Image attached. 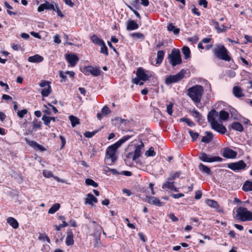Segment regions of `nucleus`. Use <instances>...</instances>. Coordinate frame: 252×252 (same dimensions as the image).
Masks as SVG:
<instances>
[{
	"instance_id": "nucleus-1",
	"label": "nucleus",
	"mask_w": 252,
	"mask_h": 252,
	"mask_svg": "<svg viewBox=\"0 0 252 252\" xmlns=\"http://www.w3.org/2000/svg\"><path fill=\"white\" fill-rule=\"evenodd\" d=\"M204 92V88L202 86L196 85L188 89L187 94L198 107V104L200 103Z\"/></svg>"
},
{
	"instance_id": "nucleus-2",
	"label": "nucleus",
	"mask_w": 252,
	"mask_h": 252,
	"mask_svg": "<svg viewBox=\"0 0 252 252\" xmlns=\"http://www.w3.org/2000/svg\"><path fill=\"white\" fill-rule=\"evenodd\" d=\"M236 218L242 221L252 220V213L243 207H239L236 210Z\"/></svg>"
},
{
	"instance_id": "nucleus-3",
	"label": "nucleus",
	"mask_w": 252,
	"mask_h": 252,
	"mask_svg": "<svg viewBox=\"0 0 252 252\" xmlns=\"http://www.w3.org/2000/svg\"><path fill=\"white\" fill-rule=\"evenodd\" d=\"M215 55L219 59L225 61H230V57L228 55V51L223 45H219L215 48L214 50Z\"/></svg>"
},
{
	"instance_id": "nucleus-4",
	"label": "nucleus",
	"mask_w": 252,
	"mask_h": 252,
	"mask_svg": "<svg viewBox=\"0 0 252 252\" xmlns=\"http://www.w3.org/2000/svg\"><path fill=\"white\" fill-rule=\"evenodd\" d=\"M119 147L118 146H117L116 144L115 143L113 145L109 146L107 148L106 150L105 160L107 161L110 159L111 160V163L110 164L114 163L115 161L117 160L116 152L117 149Z\"/></svg>"
},
{
	"instance_id": "nucleus-5",
	"label": "nucleus",
	"mask_w": 252,
	"mask_h": 252,
	"mask_svg": "<svg viewBox=\"0 0 252 252\" xmlns=\"http://www.w3.org/2000/svg\"><path fill=\"white\" fill-rule=\"evenodd\" d=\"M149 73V71L147 70H145L141 67L138 68L136 73L137 77L133 79L132 82L137 85L140 80L146 81L149 80L151 77V75Z\"/></svg>"
},
{
	"instance_id": "nucleus-6",
	"label": "nucleus",
	"mask_w": 252,
	"mask_h": 252,
	"mask_svg": "<svg viewBox=\"0 0 252 252\" xmlns=\"http://www.w3.org/2000/svg\"><path fill=\"white\" fill-rule=\"evenodd\" d=\"M186 73V71L182 69L176 75H171L167 77L165 79V83L167 85L177 83L184 77Z\"/></svg>"
},
{
	"instance_id": "nucleus-7",
	"label": "nucleus",
	"mask_w": 252,
	"mask_h": 252,
	"mask_svg": "<svg viewBox=\"0 0 252 252\" xmlns=\"http://www.w3.org/2000/svg\"><path fill=\"white\" fill-rule=\"evenodd\" d=\"M170 63L174 66L179 64L182 62L180 51L178 49H173L171 53L168 55Z\"/></svg>"
},
{
	"instance_id": "nucleus-8",
	"label": "nucleus",
	"mask_w": 252,
	"mask_h": 252,
	"mask_svg": "<svg viewBox=\"0 0 252 252\" xmlns=\"http://www.w3.org/2000/svg\"><path fill=\"white\" fill-rule=\"evenodd\" d=\"M199 158L202 161L207 162H221L223 160V159L220 157L212 156L205 153H201Z\"/></svg>"
},
{
	"instance_id": "nucleus-9",
	"label": "nucleus",
	"mask_w": 252,
	"mask_h": 252,
	"mask_svg": "<svg viewBox=\"0 0 252 252\" xmlns=\"http://www.w3.org/2000/svg\"><path fill=\"white\" fill-rule=\"evenodd\" d=\"M246 164L243 160H240L236 162L231 163L228 164V167L232 170H239L244 169Z\"/></svg>"
},
{
	"instance_id": "nucleus-10",
	"label": "nucleus",
	"mask_w": 252,
	"mask_h": 252,
	"mask_svg": "<svg viewBox=\"0 0 252 252\" xmlns=\"http://www.w3.org/2000/svg\"><path fill=\"white\" fill-rule=\"evenodd\" d=\"M65 59L71 66H74L79 61L78 57L74 54H66Z\"/></svg>"
},
{
	"instance_id": "nucleus-11",
	"label": "nucleus",
	"mask_w": 252,
	"mask_h": 252,
	"mask_svg": "<svg viewBox=\"0 0 252 252\" xmlns=\"http://www.w3.org/2000/svg\"><path fill=\"white\" fill-rule=\"evenodd\" d=\"M45 9L56 10L53 4L46 1L45 3H42L38 7L37 11L39 12L43 11Z\"/></svg>"
},
{
	"instance_id": "nucleus-12",
	"label": "nucleus",
	"mask_w": 252,
	"mask_h": 252,
	"mask_svg": "<svg viewBox=\"0 0 252 252\" xmlns=\"http://www.w3.org/2000/svg\"><path fill=\"white\" fill-rule=\"evenodd\" d=\"M219 114L214 109H212L210 112H209L207 115V119L208 122L212 125L218 121H216V119L218 117Z\"/></svg>"
},
{
	"instance_id": "nucleus-13",
	"label": "nucleus",
	"mask_w": 252,
	"mask_h": 252,
	"mask_svg": "<svg viewBox=\"0 0 252 252\" xmlns=\"http://www.w3.org/2000/svg\"><path fill=\"white\" fill-rule=\"evenodd\" d=\"M222 156L226 158H233L236 157L237 153L230 148H226L223 149Z\"/></svg>"
},
{
	"instance_id": "nucleus-14",
	"label": "nucleus",
	"mask_w": 252,
	"mask_h": 252,
	"mask_svg": "<svg viewBox=\"0 0 252 252\" xmlns=\"http://www.w3.org/2000/svg\"><path fill=\"white\" fill-rule=\"evenodd\" d=\"M211 126L213 129L221 134H224L226 131V127L222 124H220L218 122L211 125Z\"/></svg>"
},
{
	"instance_id": "nucleus-15",
	"label": "nucleus",
	"mask_w": 252,
	"mask_h": 252,
	"mask_svg": "<svg viewBox=\"0 0 252 252\" xmlns=\"http://www.w3.org/2000/svg\"><path fill=\"white\" fill-rule=\"evenodd\" d=\"M84 69L85 73H91L94 76H97L100 73V70L98 68H94L91 66H86Z\"/></svg>"
},
{
	"instance_id": "nucleus-16",
	"label": "nucleus",
	"mask_w": 252,
	"mask_h": 252,
	"mask_svg": "<svg viewBox=\"0 0 252 252\" xmlns=\"http://www.w3.org/2000/svg\"><path fill=\"white\" fill-rule=\"evenodd\" d=\"M144 147V144L141 142L140 144L136 146V148L132 157V160L135 161L138 159L142 154V149Z\"/></svg>"
},
{
	"instance_id": "nucleus-17",
	"label": "nucleus",
	"mask_w": 252,
	"mask_h": 252,
	"mask_svg": "<svg viewBox=\"0 0 252 252\" xmlns=\"http://www.w3.org/2000/svg\"><path fill=\"white\" fill-rule=\"evenodd\" d=\"M147 202L151 204L157 206H162L164 203L161 202L159 199L154 196H147Z\"/></svg>"
},
{
	"instance_id": "nucleus-18",
	"label": "nucleus",
	"mask_w": 252,
	"mask_h": 252,
	"mask_svg": "<svg viewBox=\"0 0 252 252\" xmlns=\"http://www.w3.org/2000/svg\"><path fill=\"white\" fill-rule=\"evenodd\" d=\"M73 234L71 231L67 232V236L65 239V244L67 246H72L74 244Z\"/></svg>"
},
{
	"instance_id": "nucleus-19",
	"label": "nucleus",
	"mask_w": 252,
	"mask_h": 252,
	"mask_svg": "<svg viewBox=\"0 0 252 252\" xmlns=\"http://www.w3.org/2000/svg\"><path fill=\"white\" fill-rule=\"evenodd\" d=\"M139 28L138 24L134 20H129L127 22L126 30L127 31H133Z\"/></svg>"
},
{
	"instance_id": "nucleus-20",
	"label": "nucleus",
	"mask_w": 252,
	"mask_h": 252,
	"mask_svg": "<svg viewBox=\"0 0 252 252\" xmlns=\"http://www.w3.org/2000/svg\"><path fill=\"white\" fill-rule=\"evenodd\" d=\"M27 143L31 147L33 148L35 150H39L41 151H43L45 150L44 147L42 146L39 145L37 142L34 141H30L26 140Z\"/></svg>"
},
{
	"instance_id": "nucleus-21",
	"label": "nucleus",
	"mask_w": 252,
	"mask_h": 252,
	"mask_svg": "<svg viewBox=\"0 0 252 252\" xmlns=\"http://www.w3.org/2000/svg\"><path fill=\"white\" fill-rule=\"evenodd\" d=\"M164 55L165 52L163 50H159L158 51L156 63V66H158L161 63L163 60Z\"/></svg>"
},
{
	"instance_id": "nucleus-22",
	"label": "nucleus",
	"mask_w": 252,
	"mask_h": 252,
	"mask_svg": "<svg viewBox=\"0 0 252 252\" xmlns=\"http://www.w3.org/2000/svg\"><path fill=\"white\" fill-rule=\"evenodd\" d=\"M43 60V58L39 55H35L33 56H31L28 58V61L31 63H40Z\"/></svg>"
},
{
	"instance_id": "nucleus-23",
	"label": "nucleus",
	"mask_w": 252,
	"mask_h": 252,
	"mask_svg": "<svg viewBox=\"0 0 252 252\" xmlns=\"http://www.w3.org/2000/svg\"><path fill=\"white\" fill-rule=\"evenodd\" d=\"M93 202L97 203V199L92 194L88 193L87 194V197L85 199V204L93 205Z\"/></svg>"
},
{
	"instance_id": "nucleus-24",
	"label": "nucleus",
	"mask_w": 252,
	"mask_h": 252,
	"mask_svg": "<svg viewBox=\"0 0 252 252\" xmlns=\"http://www.w3.org/2000/svg\"><path fill=\"white\" fill-rule=\"evenodd\" d=\"M7 222L14 229H16L19 227L18 221L13 217H8L7 219Z\"/></svg>"
},
{
	"instance_id": "nucleus-25",
	"label": "nucleus",
	"mask_w": 252,
	"mask_h": 252,
	"mask_svg": "<svg viewBox=\"0 0 252 252\" xmlns=\"http://www.w3.org/2000/svg\"><path fill=\"white\" fill-rule=\"evenodd\" d=\"M233 93L237 97H242L244 95L242 89L238 86H234L233 88Z\"/></svg>"
},
{
	"instance_id": "nucleus-26",
	"label": "nucleus",
	"mask_w": 252,
	"mask_h": 252,
	"mask_svg": "<svg viewBox=\"0 0 252 252\" xmlns=\"http://www.w3.org/2000/svg\"><path fill=\"white\" fill-rule=\"evenodd\" d=\"M205 133L206 134V135L202 137L201 142L205 143H209L213 139V134L209 131H206Z\"/></svg>"
},
{
	"instance_id": "nucleus-27",
	"label": "nucleus",
	"mask_w": 252,
	"mask_h": 252,
	"mask_svg": "<svg viewBox=\"0 0 252 252\" xmlns=\"http://www.w3.org/2000/svg\"><path fill=\"white\" fill-rule=\"evenodd\" d=\"M213 24L215 26L216 30L217 31V32L220 33V32H225L226 31L227 27L226 26H225L224 25H221V27H223V29H221L219 27V24L218 22H216V21H215L213 20Z\"/></svg>"
},
{
	"instance_id": "nucleus-28",
	"label": "nucleus",
	"mask_w": 252,
	"mask_h": 252,
	"mask_svg": "<svg viewBox=\"0 0 252 252\" xmlns=\"http://www.w3.org/2000/svg\"><path fill=\"white\" fill-rule=\"evenodd\" d=\"M198 168L199 170L203 173H206L208 175H210L211 173L210 169L202 163H200L199 165Z\"/></svg>"
},
{
	"instance_id": "nucleus-29",
	"label": "nucleus",
	"mask_w": 252,
	"mask_h": 252,
	"mask_svg": "<svg viewBox=\"0 0 252 252\" xmlns=\"http://www.w3.org/2000/svg\"><path fill=\"white\" fill-rule=\"evenodd\" d=\"M242 189L245 191H252V182L246 181L243 186Z\"/></svg>"
},
{
	"instance_id": "nucleus-30",
	"label": "nucleus",
	"mask_w": 252,
	"mask_h": 252,
	"mask_svg": "<svg viewBox=\"0 0 252 252\" xmlns=\"http://www.w3.org/2000/svg\"><path fill=\"white\" fill-rule=\"evenodd\" d=\"M91 38L92 42L96 45L99 46L104 44V41L95 34L92 35Z\"/></svg>"
},
{
	"instance_id": "nucleus-31",
	"label": "nucleus",
	"mask_w": 252,
	"mask_h": 252,
	"mask_svg": "<svg viewBox=\"0 0 252 252\" xmlns=\"http://www.w3.org/2000/svg\"><path fill=\"white\" fill-rule=\"evenodd\" d=\"M52 89L50 85H48L47 87L44 88L41 91V94L43 97L48 96L51 93Z\"/></svg>"
},
{
	"instance_id": "nucleus-32",
	"label": "nucleus",
	"mask_w": 252,
	"mask_h": 252,
	"mask_svg": "<svg viewBox=\"0 0 252 252\" xmlns=\"http://www.w3.org/2000/svg\"><path fill=\"white\" fill-rule=\"evenodd\" d=\"M130 36L136 40L141 39V40H144L145 38L144 35L141 32L131 33L130 34Z\"/></svg>"
},
{
	"instance_id": "nucleus-33",
	"label": "nucleus",
	"mask_w": 252,
	"mask_h": 252,
	"mask_svg": "<svg viewBox=\"0 0 252 252\" xmlns=\"http://www.w3.org/2000/svg\"><path fill=\"white\" fill-rule=\"evenodd\" d=\"M162 188L163 189H168L177 191L176 188L174 187V182H167L162 185Z\"/></svg>"
},
{
	"instance_id": "nucleus-34",
	"label": "nucleus",
	"mask_w": 252,
	"mask_h": 252,
	"mask_svg": "<svg viewBox=\"0 0 252 252\" xmlns=\"http://www.w3.org/2000/svg\"><path fill=\"white\" fill-rule=\"evenodd\" d=\"M231 127L237 131L242 132L243 131L244 128L242 124L239 122H234L232 123Z\"/></svg>"
},
{
	"instance_id": "nucleus-35",
	"label": "nucleus",
	"mask_w": 252,
	"mask_h": 252,
	"mask_svg": "<svg viewBox=\"0 0 252 252\" xmlns=\"http://www.w3.org/2000/svg\"><path fill=\"white\" fill-rule=\"evenodd\" d=\"M167 30L169 32H173L174 34L175 35L178 34L180 32V29L176 28L172 23H170L168 25Z\"/></svg>"
},
{
	"instance_id": "nucleus-36",
	"label": "nucleus",
	"mask_w": 252,
	"mask_h": 252,
	"mask_svg": "<svg viewBox=\"0 0 252 252\" xmlns=\"http://www.w3.org/2000/svg\"><path fill=\"white\" fill-rule=\"evenodd\" d=\"M182 52L184 55L185 59H188L190 58V51L189 48L187 46H184L182 48Z\"/></svg>"
},
{
	"instance_id": "nucleus-37",
	"label": "nucleus",
	"mask_w": 252,
	"mask_h": 252,
	"mask_svg": "<svg viewBox=\"0 0 252 252\" xmlns=\"http://www.w3.org/2000/svg\"><path fill=\"white\" fill-rule=\"evenodd\" d=\"M229 116V113L225 111L224 110H221L220 111L219 114V117L220 120L225 121L227 120Z\"/></svg>"
},
{
	"instance_id": "nucleus-38",
	"label": "nucleus",
	"mask_w": 252,
	"mask_h": 252,
	"mask_svg": "<svg viewBox=\"0 0 252 252\" xmlns=\"http://www.w3.org/2000/svg\"><path fill=\"white\" fill-rule=\"evenodd\" d=\"M60 208V204L59 203H56L54 204L49 210V214H54Z\"/></svg>"
},
{
	"instance_id": "nucleus-39",
	"label": "nucleus",
	"mask_w": 252,
	"mask_h": 252,
	"mask_svg": "<svg viewBox=\"0 0 252 252\" xmlns=\"http://www.w3.org/2000/svg\"><path fill=\"white\" fill-rule=\"evenodd\" d=\"M131 137V136L130 135H125L115 143L117 146L120 147L122 144L127 141Z\"/></svg>"
},
{
	"instance_id": "nucleus-40",
	"label": "nucleus",
	"mask_w": 252,
	"mask_h": 252,
	"mask_svg": "<svg viewBox=\"0 0 252 252\" xmlns=\"http://www.w3.org/2000/svg\"><path fill=\"white\" fill-rule=\"evenodd\" d=\"M206 204L210 207L213 208H218L219 205L217 201L211 199H208L206 200Z\"/></svg>"
},
{
	"instance_id": "nucleus-41",
	"label": "nucleus",
	"mask_w": 252,
	"mask_h": 252,
	"mask_svg": "<svg viewBox=\"0 0 252 252\" xmlns=\"http://www.w3.org/2000/svg\"><path fill=\"white\" fill-rule=\"evenodd\" d=\"M69 119L73 127H74L76 125L79 124V119L74 116H70Z\"/></svg>"
},
{
	"instance_id": "nucleus-42",
	"label": "nucleus",
	"mask_w": 252,
	"mask_h": 252,
	"mask_svg": "<svg viewBox=\"0 0 252 252\" xmlns=\"http://www.w3.org/2000/svg\"><path fill=\"white\" fill-rule=\"evenodd\" d=\"M191 115L197 119V121L198 122H200V121L202 120L201 116L200 113L197 111L196 110L193 109L192 111H191Z\"/></svg>"
},
{
	"instance_id": "nucleus-43",
	"label": "nucleus",
	"mask_w": 252,
	"mask_h": 252,
	"mask_svg": "<svg viewBox=\"0 0 252 252\" xmlns=\"http://www.w3.org/2000/svg\"><path fill=\"white\" fill-rule=\"evenodd\" d=\"M189 133L191 136L193 141H195L199 136V134L197 132H194L191 129L189 130Z\"/></svg>"
},
{
	"instance_id": "nucleus-44",
	"label": "nucleus",
	"mask_w": 252,
	"mask_h": 252,
	"mask_svg": "<svg viewBox=\"0 0 252 252\" xmlns=\"http://www.w3.org/2000/svg\"><path fill=\"white\" fill-rule=\"evenodd\" d=\"M85 183L87 185L92 186L94 188H96L98 187V184L96 182H95L94 180L91 179H87L85 180Z\"/></svg>"
},
{
	"instance_id": "nucleus-45",
	"label": "nucleus",
	"mask_w": 252,
	"mask_h": 252,
	"mask_svg": "<svg viewBox=\"0 0 252 252\" xmlns=\"http://www.w3.org/2000/svg\"><path fill=\"white\" fill-rule=\"evenodd\" d=\"M41 122L38 121L37 119H34L32 122L33 128H41Z\"/></svg>"
},
{
	"instance_id": "nucleus-46",
	"label": "nucleus",
	"mask_w": 252,
	"mask_h": 252,
	"mask_svg": "<svg viewBox=\"0 0 252 252\" xmlns=\"http://www.w3.org/2000/svg\"><path fill=\"white\" fill-rule=\"evenodd\" d=\"M38 239L40 240H42V241H44L46 240L49 243H51L49 238L48 237V236L47 235H46L45 234H43L40 233L38 236Z\"/></svg>"
},
{
	"instance_id": "nucleus-47",
	"label": "nucleus",
	"mask_w": 252,
	"mask_h": 252,
	"mask_svg": "<svg viewBox=\"0 0 252 252\" xmlns=\"http://www.w3.org/2000/svg\"><path fill=\"white\" fill-rule=\"evenodd\" d=\"M100 46H101L100 53L105 55L106 56H108V49H107V47L106 46L105 43L104 42V44H102Z\"/></svg>"
},
{
	"instance_id": "nucleus-48",
	"label": "nucleus",
	"mask_w": 252,
	"mask_h": 252,
	"mask_svg": "<svg viewBox=\"0 0 252 252\" xmlns=\"http://www.w3.org/2000/svg\"><path fill=\"white\" fill-rule=\"evenodd\" d=\"M156 153L154 151L153 147H150L148 151L145 153V155L147 157H153L155 155Z\"/></svg>"
},
{
	"instance_id": "nucleus-49",
	"label": "nucleus",
	"mask_w": 252,
	"mask_h": 252,
	"mask_svg": "<svg viewBox=\"0 0 252 252\" xmlns=\"http://www.w3.org/2000/svg\"><path fill=\"white\" fill-rule=\"evenodd\" d=\"M42 120L44 122V123L45 125L48 126L49 127H50L49 125L51 121L50 120L49 117L46 115H43L42 117Z\"/></svg>"
},
{
	"instance_id": "nucleus-50",
	"label": "nucleus",
	"mask_w": 252,
	"mask_h": 252,
	"mask_svg": "<svg viewBox=\"0 0 252 252\" xmlns=\"http://www.w3.org/2000/svg\"><path fill=\"white\" fill-rule=\"evenodd\" d=\"M181 174L180 172H176L172 175H171L168 178L169 181L174 180L176 178H179Z\"/></svg>"
},
{
	"instance_id": "nucleus-51",
	"label": "nucleus",
	"mask_w": 252,
	"mask_h": 252,
	"mask_svg": "<svg viewBox=\"0 0 252 252\" xmlns=\"http://www.w3.org/2000/svg\"><path fill=\"white\" fill-rule=\"evenodd\" d=\"M27 113L28 110L26 109H23L20 111H18L17 112L18 116L20 118H23L25 115H26Z\"/></svg>"
},
{
	"instance_id": "nucleus-52",
	"label": "nucleus",
	"mask_w": 252,
	"mask_h": 252,
	"mask_svg": "<svg viewBox=\"0 0 252 252\" xmlns=\"http://www.w3.org/2000/svg\"><path fill=\"white\" fill-rule=\"evenodd\" d=\"M67 225V223L65 221H63V223L62 224H61L59 225H55L54 227H55L56 230L60 231L62 228L66 227Z\"/></svg>"
},
{
	"instance_id": "nucleus-53",
	"label": "nucleus",
	"mask_w": 252,
	"mask_h": 252,
	"mask_svg": "<svg viewBox=\"0 0 252 252\" xmlns=\"http://www.w3.org/2000/svg\"><path fill=\"white\" fill-rule=\"evenodd\" d=\"M43 175L46 178H53L54 175L50 171L44 170L43 172Z\"/></svg>"
},
{
	"instance_id": "nucleus-54",
	"label": "nucleus",
	"mask_w": 252,
	"mask_h": 252,
	"mask_svg": "<svg viewBox=\"0 0 252 252\" xmlns=\"http://www.w3.org/2000/svg\"><path fill=\"white\" fill-rule=\"evenodd\" d=\"M173 107V104L172 103H170L168 105H167V107H166L167 112L170 116H171L172 115Z\"/></svg>"
},
{
	"instance_id": "nucleus-55",
	"label": "nucleus",
	"mask_w": 252,
	"mask_h": 252,
	"mask_svg": "<svg viewBox=\"0 0 252 252\" xmlns=\"http://www.w3.org/2000/svg\"><path fill=\"white\" fill-rule=\"evenodd\" d=\"M104 116L107 115L111 112L110 109L107 106H105L103 107L101 112Z\"/></svg>"
},
{
	"instance_id": "nucleus-56",
	"label": "nucleus",
	"mask_w": 252,
	"mask_h": 252,
	"mask_svg": "<svg viewBox=\"0 0 252 252\" xmlns=\"http://www.w3.org/2000/svg\"><path fill=\"white\" fill-rule=\"evenodd\" d=\"M181 120L183 122H186L189 126H192L194 125L193 122L190 120L189 119L182 118Z\"/></svg>"
},
{
	"instance_id": "nucleus-57",
	"label": "nucleus",
	"mask_w": 252,
	"mask_h": 252,
	"mask_svg": "<svg viewBox=\"0 0 252 252\" xmlns=\"http://www.w3.org/2000/svg\"><path fill=\"white\" fill-rule=\"evenodd\" d=\"M55 8L56 9V10H55V11L57 12V13H58V15L61 18L63 17L64 15L62 13L61 10L59 9L58 5L57 4L55 5Z\"/></svg>"
},
{
	"instance_id": "nucleus-58",
	"label": "nucleus",
	"mask_w": 252,
	"mask_h": 252,
	"mask_svg": "<svg viewBox=\"0 0 252 252\" xmlns=\"http://www.w3.org/2000/svg\"><path fill=\"white\" fill-rule=\"evenodd\" d=\"M96 133V131H93V132L87 131L84 133V135L86 137L91 138V137H93Z\"/></svg>"
},
{
	"instance_id": "nucleus-59",
	"label": "nucleus",
	"mask_w": 252,
	"mask_h": 252,
	"mask_svg": "<svg viewBox=\"0 0 252 252\" xmlns=\"http://www.w3.org/2000/svg\"><path fill=\"white\" fill-rule=\"evenodd\" d=\"M39 85L42 88H45L47 87L48 85H50V83L48 81H42L39 83Z\"/></svg>"
},
{
	"instance_id": "nucleus-60",
	"label": "nucleus",
	"mask_w": 252,
	"mask_h": 252,
	"mask_svg": "<svg viewBox=\"0 0 252 252\" xmlns=\"http://www.w3.org/2000/svg\"><path fill=\"white\" fill-rule=\"evenodd\" d=\"M199 4L200 5H203L204 8H207L208 2L206 0H199Z\"/></svg>"
},
{
	"instance_id": "nucleus-61",
	"label": "nucleus",
	"mask_w": 252,
	"mask_h": 252,
	"mask_svg": "<svg viewBox=\"0 0 252 252\" xmlns=\"http://www.w3.org/2000/svg\"><path fill=\"white\" fill-rule=\"evenodd\" d=\"M169 218H170L171 220H172L173 221L175 222V221H177L178 220V218H177V217L174 215V214H172V213L170 214H169Z\"/></svg>"
},
{
	"instance_id": "nucleus-62",
	"label": "nucleus",
	"mask_w": 252,
	"mask_h": 252,
	"mask_svg": "<svg viewBox=\"0 0 252 252\" xmlns=\"http://www.w3.org/2000/svg\"><path fill=\"white\" fill-rule=\"evenodd\" d=\"M54 41L55 42V43H60L61 42V39H60V36L59 34H56L55 36H54Z\"/></svg>"
},
{
	"instance_id": "nucleus-63",
	"label": "nucleus",
	"mask_w": 252,
	"mask_h": 252,
	"mask_svg": "<svg viewBox=\"0 0 252 252\" xmlns=\"http://www.w3.org/2000/svg\"><path fill=\"white\" fill-rule=\"evenodd\" d=\"M245 38L246 40V42H245V44L247 43L248 42H250V43H252V36H249V35H245Z\"/></svg>"
},
{
	"instance_id": "nucleus-64",
	"label": "nucleus",
	"mask_w": 252,
	"mask_h": 252,
	"mask_svg": "<svg viewBox=\"0 0 252 252\" xmlns=\"http://www.w3.org/2000/svg\"><path fill=\"white\" fill-rule=\"evenodd\" d=\"M140 4L144 6H147L149 4V0H140Z\"/></svg>"
}]
</instances>
